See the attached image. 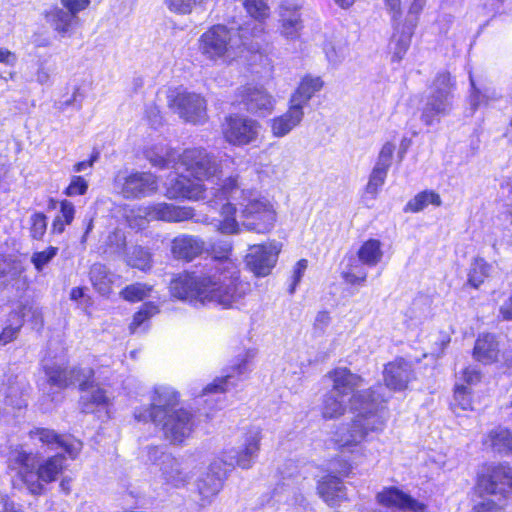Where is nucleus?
<instances>
[{
    "label": "nucleus",
    "mask_w": 512,
    "mask_h": 512,
    "mask_svg": "<svg viewBox=\"0 0 512 512\" xmlns=\"http://www.w3.org/2000/svg\"><path fill=\"white\" fill-rule=\"evenodd\" d=\"M173 297L191 304H216L223 308L237 307L249 292V284L240 278L236 262L229 258L217 260L203 273H183L170 283Z\"/></svg>",
    "instance_id": "1"
},
{
    "label": "nucleus",
    "mask_w": 512,
    "mask_h": 512,
    "mask_svg": "<svg viewBox=\"0 0 512 512\" xmlns=\"http://www.w3.org/2000/svg\"><path fill=\"white\" fill-rule=\"evenodd\" d=\"M210 194L222 201L231 198L235 204H223L215 226L225 234H236L241 227L258 234L271 232L278 220V203L255 189H240L237 177H228Z\"/></svg>",
    "instance_id": "2"
},
{
    "label": "nucleus",
    "mask_w": 512,
    "mask_h": 512,
    "mask_svg": "<svg viewBox=\"0 0 512 512\" xmlns=\"http://www.w3.org/2000/svg\"><path fill=\"white\" fill-rule=\"evenodd\" d=\"M384 388L377 385L372 389L357 391L350 398V410L355 414L350 425L342 426L332 438L342 453H354L370 432H381L386 425V413L382 403L387 396Z\"/></svg>",
    "instance_id": "3"
},
{
    "label": "nucleus",
    "mask_w": 512,
    "mask_h": 512,
    "mask_svg": "<svg viewBox=\"0 0 512 512\" xmlns=\"http://www.w3.org/2000/svg\"><path fill=\"white\" fill-rule=\"evenodd\" d=\"M179 162L194 180L186 176H177L165 183L166 196L170 199L199 201L209 199L208 188L203 181L214 183L220 179L221 169L216 158L203 148H191L179 155Z\"/></svg>",
    "instance_id": "4"
},
{
    "label": "nucleus",
    "mask_w": 512,
    "mask_h": 512,
    "mask_svg": "<svg viewBox=\"0 0 512 512\" xmlns=\"http://www.w3.org/2000/svg\"><path fill=\"white\" fill-rule=\"evenodd\" d=\"M64 462V456L57 454L43 461L35 471V456L22 448H16L10 453L8 468L17 473L32 494H40L43 491L40 481H55L65 468Z\"/></svg>",
    "instance_id": "5"
},
{
    "label": "nucleus",
    "mask_w": 512,
    "mask_h": 512,
    "mask_svg": "<svg viewBox=\"0 0 512 512\" xmlns=\"http://www.w3.org/2000/svg\"><path fill=\"white\" fill-rule=\"evenodd\" d=\"M243 50L239 35L220 24L210 27L198 39L199 53L215 65H231L241 56Z\"/></svg>",
    "instance_id": "6"
},
{
    "label": "nucleus",
    "mask_w": 512,
    "mask_h": 512,
    "mask_svg": "<svg viewBox=\"0 0 512 512\" xmlns=\"http://www.w3.org/2000/svg\"><path fill=\"white\" fill-rule=\"evenodd\" d=\"M332 381L331 390L325 394L321 406V414L325 419H335L344 415L354 390L363 384L361 376L349 369L339 367L327 374Z\"/></svg>",
    "instance_id": "7"
},
{
    "label": "nucleus",
    "mask_w": 512,
    "mask_h": 512,
    "mask_svg": "<svg viewBox=\"0 0 512 512\" xmlns=\"http://www.w3.org/2000/svg\"><path fill=\"white\" fill-rule=\"evenodd\" d=\"M453 87L454 83L448 72H441L435 77L422 109L421 120L425 125L438 123L441 117L451 112Z\"/></svg>",
    "instance_id": "8"
},
{
    "label": "nucleus",
    "mask_w": 512,
    "mask_h": 512,
    "mask_svg": "<svg viewBox=\"0 0 512 512\" xmlns=\"http://www.w3.org/2000/svg\"><path fill=\"white\" fill-rule=\"evenodd\" d=\"M193 217V210L188 207L175 206L161 202L146 206H138L126 216L132 228L142 229L149 221L183 222Z\"/></svg>",
    "instance_id": "9"
},
{
    "label": "nucleus",
    "mask_w": 512,
    "mask_h": 512,
    "mask_svg": "<svg viewBox=\"0 0 512 512\" xmlns=\"http://www.w3.org/2000/svg\"><path fill=\"white\" fill-rule=\"evenodd\" d=\"M261 440L262 430L259 427L248 428L242 434L239 446L224 451L220 462L230 467L251 468L259 455Z\"/></svg>",
    "instance_id": "10"
},
{
    "label": "nucleus",
    "mask_w": 512,
    "mask_h": 512,
    "mask_svg": "<svg viewBox=\"0 0 512 512\" xmlns=\"http://www.w3.org/2000/svg\"><path fill=\"white\" fill-rule=\"evenodd\" d=\"M168 105L185 122L200 124L207 119L206 101L200 94L173 90L168 95Z\"/></svg>",
    "instance_id": "11"
},
{
    "label": "nucleus",
    "mask_w": 512,
    "mask_h": 512,
    "mask_svg": "<svg viewBox=\"0 0 512 512\" xmlns=\"http://www.w3.org/2000/svg\"><path fill=\"white\" fill-rule=\"evenodd\" d=\"M261 129L258 121L241 115L226 117L222 125L226 142L239 147L255 143L260 137Z\"/></svg>",
    "instance_id": "12"
},
{
    "label": "nucleus",
    "mask_w": 512,
    "mask_h": 512,
    "mask_svg": "<svg viewBox=\"0 0 512 512\" xmlns=\"http://www.w3.org/2000/svg\"><path fill=\"white\" fill-rule=\"evenodd\" d=\"M281 249L282 245L276 241L252 245L245 257L246 265L256 276H267L275 267Z\"/></svg>",
    "instance_id": "13"
},
{
    "label": "nucleus",
    "mask_w": 512,
    "mask_h": 512,
    "mask_svg": "<svg viewBox=\"0 0 512 512\" xmlns=\"http://www.w3.org/2000/svg\"><path fill=\"white\" fill-rule=\"evenodd\" d=\"M178 405V393L170 386L159 385L154 388L151 396V407L144 411H136L135 418L139 421H159L171 413Z\"/></svg>",
    "instance_id": "14"
},
{
    "label": "nucleus",
    "mask_w": 512,
    "mask_h": 512,
    "mask_svg": "<svg viewBox=\"0 0 512 512\" xmlns=\"http://www.w3.org/2000/svg\"><path fill=\"white\" fill-rule=\"evenodd\" d=\"M115 185L125 198L134 199L155 192L157 180L148 172L119 173L115 178Z\"/></svg>",
    "instance_id": "15"
},
{
    "label": "nucleus",
    "mask_w": 512,
    "mask_h": 512,
    "mask_svg": "<svg viewBox=\"0 0 512 512\" xmlns=\"http://www.w3.org/2000/svg\"><path fill=\"white\" fill-rule=\"evenodd\" d=\"M153 422L161 427L164 437L174 444L182 443L187 439L194 427L192 415L184 409L175 410L163 418L160 417L159 421Z\"/></svg>",
    "instance_id": "16"
},
{
    "label": "nucleus",
    "mask_w": 512,
    "mask_h": 512,
    "mask_svg": "<svg viewBox=\"0 0 512 512\" xmlns=\"http://www.w3.org/2000/svg\"><path fill=\"white\" fill-rule=\"evenodd\" d=\"M479 486L489 494L508 497L512 494V468L508 465H490L479 477Z\"/></svg>",
    "instance_id": "17"
},
{
    "label": "nucleus",
    "mask_w": 512,
    "mask_h": 512,
    "mask_svg": "<svg viewBox=\"0 0 512 512\" xmlns=\"http://www.w3.org/2000/svg\"><path fill=\"white\" fill-rule=\"evenodd\" d=\"M255 355L256 352L254 350H246L240 353L229 368L227 374L223 377L216 378L211 384L207 385L204 388V393H223L231 387L236 386L242 377L250 371L249 364Z\"/></svg>",
    "instance_id": "18"
},
{
    "label": "nucleus",
    "mask_w": 512,
    "mask_h": 512,
    "mask_svg": "<svg viewBox=\"0 0 512 512\" xmlns=\"http://www.w3.org/2000/svg\"><path fill=\"white\" fill-rule=\"evenodd\" d=\"M238 96L246 110L258 116L271 114L276 105L275 98L262 86H243L238 89Z\"/></svg>",
    "instance_id": "19"
},
{
    "label": "nucleus",
    "mask_w": 512,
    "mask_h": 512,
    "mask_svg": "<svg viewBox=\"0 0 512 512\" xmlns=\"http://www.w3.org/2000/svg\"><path fill=\"white\" fill-rule=\"evenodd\" d=\"M193 469V464L187 460H179L169 454L161 456V477L167 485L174 488H183L189 484Z\"/></svg>",
    "instance_id": "20"
},
{
    "label": "nucleus",
    "mask_w": 512,
    "mask_h": 512,
    "mask_svg": "<svg viewBox=\"0 0 512 512\" xmlns=\"http://www.w3.org/2000/svg\"><path fill=\"white\" fill-rule=\"evenodd\" d=\"M29 437L32 440H38L51 449L62 448L74 459L82 449V443L79 440L68 438L57 434L54 430L47 428H36L29 432Z\"/></svg>",
    "instance_id": "21"
},
{
    "label": "nucleus",
    "mask_w": 512,
    "mask_h": 512,
    "mask_svg": "<svg viewBox=\"0 0 512 512\" xmlns=\"http://www.w3.org/2000/svg\"><path fill=\"white\" fill-rule=\"evenodd\" d=\"M224 470L220 461H213L197 480V490L203 504L210 503L223 486Z\"/></svg>",
    "instance_id": "22"
},
{
    "label": "nucleus",
    "mask_w": 512,
    "mask_h": 512,
    "mask_svg": "<svg viewBox=\"0 0 512 512\" xmlns=\"http://www.w3.org/2000/svg\"><path fill=\"white\" fill-rule=\"evenodd\" d=\"M383 377L387 388L402 391L414 379L412 365L403 358L395 359L385 366Z\"/></svg>",
    "instance_id": "23"
},
{
    "label": "nucleus",
    "mask_w": 512,
    "mask_h": 512,
    "mask_svg": "<svg viewBox=\"0 0 512 512\" xmlns=\"http://www.w3.org/2000/svg\"><path fill=\"white\" fill-rule=\"evenodd\" d=\"M377 502L387 509H399L408 512H425L426 506L412 499L397 488H385L376 496Z\"/></svg>",
    "instance_id": "24"
},
{
    "label": "nucleus",
    "mask_w": 512,
    "mask_h": 512,
    "mask_svg": "<svg viewBox=\"0 0 512 512\" xmlns=\"http://www.w3.org/2000/svg\"><path fill=\"white\" fill-rule=\"evenodd\" d=\"M301 7L293 2L286 1L279 8L280 33L288 40H295L299 37L303 27Z\"/></svg>",
    "instance_id": "25"
},
{
    "label": "nucleus",
    "mask_w": 512,
    "mask_h": 512,
    "mask_svg": "<svg viewBox=\"0 0 512 512\" xmlns=\"http://www.w3.org/2000/svg\"><path fill=\"white\" fill-rule=\"evenodd\" d=\"M90 379H77L80 389L82 390L81 395V406L84 412L92 413L100 408H106L110 404V397L107 396L106 391L100 388L98 385H94Z\"/></svg>",
    "instance_id": "26"
},
{
    "label": "nucleus",
    "mask_w": 512,
    "mask_h": 512,
    "mask_svg": "<svg viewBox=\"0 0 512 512\" xmlns=\"http://www.w3.org/2000/svg\"><path fill=\"white\" fill-rule=\"evenodd\" d=\"M45 372L49 382L59 388L78 383L77 379H90L93 376V371L90 368H68L58 364L45 365Z\"/></svg>",
    "instance_id": "27"
},
{
    "label": "nucleus",
    "mask_w": 512,
    "mask_h": 512,
    "mask_svg": "<svg viewBox=\"0 0 512 512\" xmlns=\"http://www.w3.org/2000/svg\"><path fill=\"white\" fill-rule=\"evenodd\" d=\"M304 117V111L289 102L288 110L269 122L271 133L276 138L288 135L293 129L300 125Z\"/></svg>",
    "instance_id": "28"
},
{
    "label": "nucleus",
    "mask_w": 512,
    "mask_h": 512,
    "mask_svg": "<svg viewBox=\"0 0 512 512\" xmlns=\"http://www.w3.org/2000/svg\"><path fill=\"white\" fill-rule=\"evenodd\" d=\"M324 87V81L320 76L310 74L301 78L300 83L291 95L290 103L303 110L310 99Z\"/></svg>",
    "instance_id": "29"
},
{
    "label": "nucleus",
    "mask_w": 512,
    "mask_h": 512,
    "mask_svg": "<svg viewBox=\"0 0 512 512\" xmlns=\"http://www.w3.org/2000/svg\"><path fill=\"white\" fill-rule=\"evenodd\" d=\"M499 352L495 336L487 333L477 338L473 349V357L484 364H491L498 360Z\"/></svg>",
    "instance_id": "30"
},
{
    "label": "nucleus",
    "mask_w": 512,
    "mask_h": 512,
    "mask_svg": "<svg viewBox=\"0 0 512 512\" xmlns=\"http://www.w3.org/2000/svg\"><path fill=\"white\" fill-rule=\"evenodd\" d=\"M203 250V242L189 235H181L172 241L171 251L175 258L190 261Z\"/></svg>",
    "instance_id": "31"
},
{
    "label": "nucleus",
    "mask_w": 512,
    "mask_h": 512,
    "mask_svg": "<svg viewBox=\"0 0 512 512\" xmlns=\"http://www.w3.org/2000/svg\"><path fill=\"white\" fill-rule=\"evenodd\" d=\"M321 498L330 506L338 504L345 498V488L340 479L333 475L324 476L318 484Z\"/></svg>",
    "instance_id": "32"
},
{
    "label": "nucleus",
    "mask_w": 512,
    "mask_h": 512,
    "mask_svg": "<svg viewBox=\"0 0 512 512\" xmlns=\"http://www.w3.org/2000/svg\"><path fill=\"white\" fill-rule=\"evenodd\" d=\"M47 22L61 36H66L72 28L78 24V18H74L63 7H54L46 14Z\"/></svg>",
    "instance_id": "33"
},
{
    "label": "nucleus",
    "mask_w": 512,
    "mask_h": 512,
    "mask_svg": "<svg viewBox=\"0 0 512 512\" xmlns=\"http://www.w3.org/2000/svg\"><path fill=\"white\" fill-rule=\"evenodd\" d=\"M116 278V275L110 273L102 264H94L90 270V279L94 288L104 296L112 292Z\"/></svg>",
    "instance_id": "34"
},
{
    "label": "nucleus",
    "mask_w": 512,
    "mask_h": 512,
    "mask_svg": "<svg viewBox=\"0 0 512 512\" xmlns=\"http://www.w3.org/2000/svg\"><path fill=\"white\" fill-rule=\"evenodd\" d=\"M76 209L69 200H62L59 203V211L51 224V234L60 235L65 231L66 226L72 224L75 218Z\"/></svg>",
    "instance_id": "35"
},
{
    "label": "nucleus",
    "mask_w": 512,
    "mask_h": 512,
    "mask_svg": "<svg viewBox=\"0 0 512 512\" xmlns=\"http://www.w3.org/2000/svg\"><path fill=\"white\" fill-rule=\"evenodd\" d=\"M442 200L438 193L433 190H424L410 199L404 207V212L418 213L429 205L441 206Z\"/></svg>",
    "instance_id": "36"
},
{
    "label": "nucleus",
    "mask_w": 512,
    "mask_h": 512,
    "mask_svg": "<svg viewBox=\"0 0 512 512\" xmlns=\"http://www.w3.org/2000/svg\"><path fill=\"white\" fill-rule=\"evenodd\" d=\"M357 255L362 264L376 266L383 257L382 244L377 239H369L361 245Z\"/></svg>",
    "instance_id": "37"
},
{
    "label": "nucleus",
    "mask_w": 512,
    "mask_h": 512,
    "mask_svg": "<svg viewBox=\"0 0 512 512\" xmlns=\"http://www.w3.org/2000/svg\"><path fill=\"white\" fill-rule=\"evenodd\" d=\"M492 265L483 258H475L469 267L467 282L473 288H479L490 276Z\"/></svg>",
    "instance_id": "38"
},
{
    "label": "nucleus",
    "mask_w": 512,
    "mask_h": 512,
    "mask_svg": "<svg viewBox=\"0 0 512 512\" xmlns=\"http://www.w3.org/2000/svg\"><path fill=\"white\" fill-rule=\"evenodd\" d=\"M144 155L153 166L167 167L174 161V152L162 143L147 147Z\"/></svg>",
    "instance_id": "39"
},
{
    "label": "nucleus",
    "mask_w": 512,
    "mask_h": 512,
    "mask_svg": "<svg viewBox=\"0 0 512 512\" xmlns=\"http://www.w3.org/2000/svg\"><path fill=\"white\" fill-rule=\"evenodd\" d=\"M7 325L0 333V344L6 345L15 340L23 326V315L12 311L7 320Z\"/></svg>",
    "instance_id": "40"
},
{
    "label": "nucleus",
    "mask_w": 512,
    "mask_h": 512,
    "mask_svg": "<svg viewBox=\"0 0 512 512\" xmlns=\"http://www.w3.org/2000/svg\"><path fill=\"white\" fill-rule=\"evenodd\" d=\"M367 274L365 264L359 260H353L342 272V277L350 285L362 286L366 282Z\"/></svg>",
    "instance_id": "41"
},
{
    "label": "nucleus",
    "mask_w": 512,
    "mask_h": 512,
    "mask_svg": "<svg viewBox=\"0 0 512 512\" xmlns=\"http://www.w3.org/2000/svg\"><path fill=\"white\" fill-rule=\"evenodd\" d=\"M511 432L505 428L492 429L484 439V445L498 452L507 450V443L510 439Z\"/></svg>",
    "instance_id": "42"
},
{
    "label": "nucleus",
    "mask_w": 512,
    "mask_h": 512,
    "mask_svg": "<svg viewBox=\"0 0 512 512\" xmlns=\"http://www.w3.org/2000/svg\"><path fill=\"white\" fill-rule=\"evenodd\" d=\"M451 408L456 414L472 409L470 391L463 384L456 383Z\"/></svg>",
    "instance_id": "43"
},
{
    "label": "nucleus",
    "mask_w": 512,
    "mask_h": 512,
    "mask_svg": "<svg viewBox=\"0 0 512 512\" xmlns=\"http://www.w3.org/2000/svg\"><path fill=\"white\" fill-rule=\"evenodd\" d=\"M243 6L247 14L259 22L265 21L270 15L266 0H244Z\"/></svg>",
    "instance_id": "44"
},
{
    "label": "nucleus",
    "mask_w": 512,
    "mask_h": 512,
    "mask_svg": "<svg viewBox=\"0 0 512 512\" xmlns=\"http://www.w3.org/2000/svg\"><path fill=\"white\" fill-rule=\"evenodd\" d=\"M470 83L472 87V92L470 95V104L473 109L478 108L481 105H487L490 101L495 100L497 98V94L494 90L485 89L483 92L475 87L474 80L470 75Z\"/></svg>",
    "instance_id": "45"
},
{
    "label": "nucleus",
    "mask_w": 512,
    "mask_h": 512,
    "mask_svg": "<svg viewBox=\"0 0 512 512\" xmlns=\"http://www.w3.org/2000/svg\"><path fill=\"white\" fill-rule=\"evenodd\" d=\"M151 292V287L142 284L136 283L129 286H126L121 292L120 295L123 299L129 302H137L141 301L144 298L148 297Z\"/></svg>",
    "instance_id": "46"
},
{
    "label": "nucleus",
    "mask_w": 512,
    "mask_h": 512,
    "mask_svg": "<svg viewBox=\"0 0 512 512\" xmlns=\"http://www.w3.org/2000/svg\"><path fill=\"white\" fill-rule=\"evenodd\" d=\"M29 232L34 240H42L47 230V217L41 212H34L29 218Z\"/></svg>",
    "instance_id": "47"
},
{
    "label": "nucleus",
    "mask_w": 512,
    "mask_h": 512,
    "mask_svg": "<svg viewBox=\"0 0 512 512\" xmlns=\"http://www.w3.org/2000/svg\"><path fill=\"white\" fill-rule=\"evenodd\" d=\"M387 172L380 170L379 168H373L368 183L365 188L367 195H370L372 199H375L385 183Z\"/></svg>",
    "instance_id": "48"
},
{
    "label": "nucleus",
    "mask_w": 512,
    "mask_h": 512,
    "mask_svg": "<svg viewBox=\"0 0 512 512\" xmlns=\"http://www.w3.org/2000/svg\"><path fill=\"white\" fill-rule=\"evenodd\" d=\"M24 391V382L15 378L13 381L3 387V394L7 400V403L13 406H20L19 399L21 398Z\"/></svg>",
    "instance_id": "49"
},
{
    "label": "nucleus",
    "mask_w": 512,
    "mask_h": 512,
    "mask_svg": "<svg viewBox=\"0 0 512 512\" xmlns=\"http://www.w3.org/2000/svg\"><path fill=\"white\" fill-rule=\"evenodd\" d=\"M128 264L140 270H147L151 267V255L142 247H135L129 255Z\"/></svg>",
    "instance_id": "50"
},
{
    "label": "nucleus",
    "mask_w": 512,
    "mask_h": 512,
    "mask_svg": "<svg viewBox=\"0 0 512 512\" xmlns=\"http://www.w3.org/2000/svg\"><path fill=\"white\" fill-rule=\"evenodd\" d=\"M159 312L158 307L153 303H145L140 310L135 313L133 321L130 324V331L137 332L138 328L147 321L150 317Z\"/></svg>",
    "instance_id": "51"
},
{
    "label": "nucleus",
    "mask_w": 512,
    "mask_h": 512,
    "mask_svg": "<svg viewBox=\"0 0 512 512\" xmlns=\"http://www.w3.org/2000/svg\"><path fill=\"white\" fill-rule=\"evenodd\" d=\"M167 9L178 15H188L195 7H201L197 0H164Z\"/></svg>",
    "instance_id": "52"
},
{
    "label": "nucleus",
    "mask_w": 512,
    "mask_h": 512,
    "mask_svg": "<svg viewBox=\"0 0 512 512\" xmlns=\"http://www.w3.org/2000/svg\"><path fill=\"white\" fill-rule=\"evenodd\" d=\"M58 248L49 246L43 251L34 252L31 256V262L33 263L37 271H42L44 267L50 263V261L57 255Z\"/></svg>",
    "instance_id": "53"
},
{
    "label": "nucleus",
    "mask_w": 512,
    "mask_h": 512,
    "mask_svg": "<svg viewBox=\"0 0 512 512\" xmlns=\"http://www.w3.org/2000/svg\"><path fill=\"white\" fill-rule=\"evenodd\" d=\"M394 152L395 145L392 142H386L380 149L374 168H379L380 170L388 172L392 164Z\"/></svg>",
    "instance_id": "54"
},
{
    "label": "nucleus",
    "mask_w": 512,
    "mask_h": 512,
    "mask_svg": "<svg viewBox=\"0 0 512 512\" xmlns=\"http://www.w3.org/2000/svg\"><path fill=\"white\" fill-rule=\"evenodd\" d=\"M88 190V182L81 176H73L64 194L69 197L84 195Z\"/></svg>",
    "instance_id": "55"
},
{
    "label": "nucleus",
    "mask_w": 512,
    "mask_h": 512,
    "mask_svg": "<svg viewBox=\"0 0 512 512\" xmlns=\"http://www.w3.org/2000/svg\"><path fill=\"white\" fill-rule=\"evenodd\" d=\"M90 3V0H60L61 6L74 18H78V13L86 10Z\"/></svg>",
    "instance_id": "56"
},
{
    "label": "nucleus",
    "mask_w": 512,
    "mask_h": 512,
    "mask_svg": "<svg viewBox=\"0 0 512 512\" xmlns=\"http://www.w3.org/2000/svg\"><path fill=\"white\" fill-rule=\"evenodd\" d=\"M325 54L329 63L336 66L345 59L346 49L342 46L336 47L333 44H328L325 46Z\"/></svg>",
    "instance_id": "57"
},
{
    "label": "nucleus",
    "mask_w": 512,
    "mask_h": 512,
    "mask_svg": "<svg viewBox=\"0 0 512 512\" xmlns=\"http://www.w3.org/2000/svg\"><path fill=\"white\" fill-rule=\"evenodd\" d=\"M15 312H20L23 315V318L27 315H31V318L34 320L35 324L42 323V313L38 307H34L32 305H22Z\"/></svg>",
    "instance_id": "58"
},
{
    "label": "nucleus",
    "mask_w": 512,
    "mask_h": 512,
    "mask_svg": "<svg viewBox=\"0 0 512 512\" xmlns=\"http://www.w3.org/2000/svg\"><path fill=\"white\" fill-rule=\"evenodd\" d=\"M385 9L391 15L394 21H397L402 16V2L401 0H383Z\"/></svg>",
    "instance_id": "59"
},
{
    "label": "nucleus",
    "mask_w": 512,
    "mask_h": 512,
    "mask_svg": "<svg viewBox=\"0 0 512 512\" xmlns=\"http://www.w3.org/2000/svg\"><path fill=\"white\" fill-rule=\"evenodd\" d=\"M459 379L466 382L469 385H473L480 381L481 374L476 368L467 367L461 372Z\"/></svg>",
    "instance_id": "60"
},
{
    "label": "nucleus",
    "mask_w": 512,
    "mask_h": 512,
    "mask_svg": "<svg viewBox=\"0 0 512 512\" xmlns=\"http://www.w3.org/2000/svg\"><path fill=\"white\" fill-rule=\"evenodd\" d=\"M307 266L308 262L305 259H301L296 263L293 271V286L291 288V292L294 291L295 286L300 282L305 270L307 269Z\"/></svg>",
    "instance_id": "61"
},
{
    "label": "nucleus",
    "mask_w": 512,
    "mask_h": 512,
    "mask_svg": "<svg viewBox=\"0 0 512 512\" xmlns=\"http://www.w3.org/2000/svg\"><path fill=\"white\" fill-rule=\"evenodd\" d=\"M17 62V56L14 52L7 48L0 47V63L6 66H15Z\"/></svg>",
    "instance_id": "62"
},
{
    "label": "nucleus",
    "mask_w": 512,
    "mask_h": 512,
    "mask_svg": "<svg viewBox=\"0 0 512 512\" xmlns=\"http://www.w3.org/2000/svg\"><path fill=\"white\" fill-rule=\"evenodd\" d=\"M474 512H500V508L492 501L487 500L475 506Z\"/></svg>",
    "instance_id": "63"
},
{
    "label": "nucleus",
    "mask_w": 512,
    "mask_h": 512,
    "mask_svg": "<svg viewBox=\"0 0 512 512\" xmlns=\"http://www.w3.org/2000/svg\"><path fill=\"white\" fill-rule=\"evenodd\" d=\"M500 313L506 320H512V296L509 297L500 307Z\"/></svg>",
    "instance_id": "64"
}]
</instances>
